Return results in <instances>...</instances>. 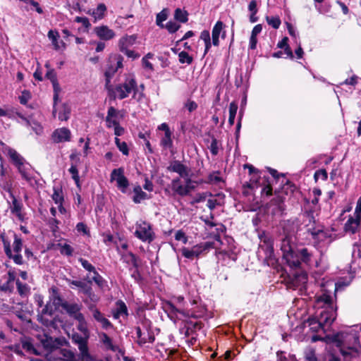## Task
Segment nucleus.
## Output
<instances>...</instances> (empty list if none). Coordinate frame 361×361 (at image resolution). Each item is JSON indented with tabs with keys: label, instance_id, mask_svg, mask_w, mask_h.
Returning a JSON list of instances; mask_svg holds the SVG:
<instances>
[{
	"label": "nucleus",
	"instance_id": "nucleus-1",
	"mask_svg": "<svg viewBox=\"0 0 361 361\" xmlns=\"http://www.w3.org/2000/svg\"><path fill=\"white\" fill-rule=\"evenodd\" d=\"M315 307L318 309L316 315L304 322L305 327H309L313 332L326 331L336 318V307L329 293L324 292L315 296Z\"/></svg>",
	"mask_w": 361,
	"mask_h": 361
},
{
	"label": "nucleus",
	"instance_id": "nucleus-2",
	"mask_svg": "<svg viewBox=\"0 0 361 361\" xmlns=\"http://www.w3.org/2000/svg\"><path fill=\"white\" fill-rule=\"evenodd\" d=\"M289 222L283 225L284 235L281 239V250L283 259L290 268L300 269L302 264H309L312 253L306 247H299L295 243L294 230L289 231Z\"/></svg>",
	"mask_w": 361,
	"mask_h": 361
},
{
	"label": "nucleus",
	"instance_id": "nucleus-3",
	"mask_svg": "<svg viewBox=\"0 0 361 361\" xmlns=\"http://www.w3.org/2000/svg\"><path fill=\"white\" fill-rule=\"evenodd\" d=\"M8 155L17 168L22 178L32 188L37 187L39 185V174L34 168L13 149L9 148L8 149Z\"/></svg>",
	"mask_w": 361,
	"mask_h": 361
},
{
	"label": "nucleus",
	"instance_id": "nucleus-4",
	"mask_svg": "<svg viewBox=\"0 0 361 361\" xmlns=\"http://www.w3.org/2000/svg\"><path fill=\"white\" fill-rule=\"evenodd\" d=\"M360 336L356 331L342 332L336 336L340 352L344 358L355 357L360 346Z\"/></svg>",
	"mask_w": 361,
	"mask_h": 361
},
{
	"label": "nucleus",
	"instance_id": "nucleus-5",
	"mask_svg": "<svg viewBox=\"0 0 361 361\" xmlns=\"http://www.w3.org/2000/svg\"><path fill=\"white\" fill-rule=\"evenodd\" d=\"M164 312L167 314L171 320L174 322L176 320L187 319L190 318H200L204 314V308H201L197 312L185 310L180 307H177L176 304L172 302H166L163 306Z\"/></svg>",
	"mask_w": 361,
	"mask_h": 361
},
{
	"label": "nucleus",
	"instance_id": "nucleus-6",
	"mask_svg": "<svg viewBox=\"0 0 361 361\" xmlns=\"http://www.w3.org/2000/svg\"><path fill=\"white\" fill-rule=\"evenodd\" d=\"M131 92H133V98L137 101L141 99L142 94L137 93L136 80L134 76L131 75L126 77L123 83L117 85L113 91L114 97H118L119 99L128 97Z\"/></svg>",
	"mask_w": 361,
	"mask_h": 361
},
{
	"label": "nucleus",
	"instance_id": "nucleus-7",
	"mask_svg": "<svg viewBox=\"0 0 361 361\" xmlns=\"http://www.w3.org/2000/svg\"><path fill=\"white\" fill-rule=\"evenodd\" d=\"M197 185V182L192 180V178L184 179L183 183L180 178H176L171 183V188L173 191V195L185 197L195 189Z\"/></svg>",
	"mask_w": 361,
	"mask_h": 361
},
{
	"label": "nucleus",
	"instance_id": "nucleus-8",
	"mask_svg": "<svg viewBox=\"0 0 361 361\" xmlns=\"http://www.w3.org/2000/svg\"><path fill=\"white\" fill-rule=\"evenodd\" d=\"M307 275L301 270L295 271L290 276L287 286L288 288L298 290L300 295L305 294L307 290Z\"/></svg>",
	"mask_w": 361,
	"mask_h": 361
},
{
	"label": "nucleus",
	"instance_id": "nucleus-9",
	"mask_svg": "<svg viewBox=\"0 0 361 361\" xmlns=\"http://www.w3.org/2000/svg\"><path fill=\"white\" fill-rule=\"evenodd\" d=\"M135 235L142 242L151 243L154 239L152 225L145 221L136 223Z\"/></svg>",
	"mask_w": 361,
	"mask_h": 361
},
{
	"label": "nucleus",
	"instance_id": "nucleus-10",
	"mask_svg": "<svg viewBox=\"0 0 361 361\" xmlns=\"http://www.w3.org/2000/svg\"><path fill=\"white\" fill-rule=\"evenodd\" d=\"M123 57L118 54L110 56L108 66L105 71L106 85L110 82L111 78L119 70L123 68Z\"/></svg>",
	"mask_w": 361,
	"mask_h": 361
},
{
	"label": "nucleus",
	"instance_id": "nucleus-11",
	"mask_svg": "<svg viewBox=\"0 0 361 361\" xmlns=\"http://www.w3.org/2000/svg\"><path fill=\"white\" fill-rule=\"evenodd\" d=\"M212 247V243L205 242L197 244L190 249L188 247H183L181 249L182 255L187 259H194L199 257L204 252H207Z\"/></svg>",
	"mask_w": 361,
	"mask_h": 361
},
{
	"label": "nucleus",
	"instance_id": "nucleus-12",
	"mask_svg": "<svg viewBox=\"0 0 361 361\" xmlns=\"http://www.w3.org/2000/svg\"><path fill=\"white\" fill-rule=\"evenodd\" d=\"M110 181H116L117 188L123 192H127L129 186V181L128 178L124 176V169L123 168L114 169L110 176Z\"/></svg>",
	"mask_w": 361,
	"mask_h": 361
},
{
	"label": "nucleus",
	"instance_id": "nucleus-13",
	"mask_svg": "<svg viewBox=\"0 0 361 361\" xmlns=\"http://www.w3.org/2000/svg\"><path fill=\"white\" fill-rule=\"evenodd\" d=\"M89 312L92 319L99 323L102 328L107 330L114 327L112 323L105 317L104 314L97 308V306L90 305Z\"/></svg>",
	"mask_w": 361,
	"mask_h": 361
},
{
	"label": "nucleus",
	"instance_id": "nucleus-14",
	"mask_svg": "<svg viewBox=\"0 0 361 361\" xmlns=\"http://www.w3.org/2000/svg\"><path fill=\"white\" fill-rule=\"evenodd\" d=\"M0 238L2 240L4 252L6 255L11 259L13 261V262L18 265H22L24 264V260L23 256L20 252H13L11 248L10 242L8 239L6 238L5 234L1 233L0 235Z\"/></svg>",
	"mask_w": 361,
	"mask_h": 361
},
{
	"label": "nucleus",
	"instance_id": "nucleus-15",
	"mask_svg": "<svg viewBox=\"0 0 361 361\" xmlns=\"http://www.w3.org/2000/svg\"><path fill=\"white\" fill-rule=\"evenodd\" d=\"M167 170L171 172L177 173L180 178L183 179L191 178L190 169L180 161L176 160L172 161L167 167Z\"/></svg>",
	"mask_w": 361,
	"mask_h": 361
},
{
	"label": "nucleus",
	"instance_id": "nucleus-16",
	"mask_svg": "<svg viewBox=\"0 0 361 361\" xmlns=\"http://www.w3.org/2000/svg\"><path fill=\"white\" fill-rule=\"evenodd\" d=\"M88 338L89 337H85L77 333L73 334L71 338L72 341L78 345L80 353H81L83 357H90L87 347Z\"/></svg>",
	"mask_w": 361,
	"mask_h": 361
},
{
	"label": "nucleus",
	"instance_id": "nucleus-17",
	"mask_svg": "<svg viewBox=\"0 0 361 361\" xmlns=\"http://www.w3.org/2000/svg\"><path fill=\"white\" fill-rule=\"evenodd\" d=\"M121 118L122 115L120 111L117 110L114 106L109 107L105 118L106 127L109 128H113L114 125L119 123V120Z\"/></svg>",
	"mask_w": 361,
	"mask_h": 361
},
{
	"label": "nucleus",
	"instance_id": "nucleus-18",
	"mask_svg": "<svg viewBox=\"0 0 361 361\" xmlns=\"http://www.w3.org/2000/svg\"><path fill=\"white\" fill-rule=\"evenodd\" d=\"M63 310L72 318L81 312L82 304L75 302L63 301L61 305Z\"/></svg>",
	"mask_w": 361,
	"mask_h": 361
},
{
	"label": "nucleus",
	"instance_id": "nucleus-19",
	"mask_svg": "<svg viewBox=\"0 0 361 361\" xmlns=\"http://www.w3.org/2000/svg\"><path fill=\"white\" fill-rule=\"evenodd\" d=\"M71 135V133L69 129L61 128L54 131L52 138L54 142H63L70 140Z\"/></svg>",
	"mask_w": 361,
	"mask_h": 361
},
{
	"label": "nucleus",
	"instance_id": "nucleus-20",
	"mask_svg": "<svg viewBox=\"0 0 361 361\" xmlns=\"http://www.w3.org/2000/svg\"><path fill=\"white\" fill-rule=\"evenodd\" d=\"M224 27V25L223 22L219 20L216 23L214 26L213 27L212 32V44L214 46H219V36L221 33L222 32L221 37L222 38H224L226 36L225 31H223V29Z\"/></svg>",
	"mask_w": 361,
	"mask_h": 361
},
{
	"label": "nucleus",
	"instance_id": "nucleus-21",
	"mask_svg": "<svg viewBox=\"0 0 361 361\" xmlns=\"http://www.w3.org/2000/svg\"><path fill=\"white\" fill-rule=\"evenodd\" d=\"M94 31L97 36L102 40H110L115 37V32L106 25L95 27Z\"/></svg>",
	"mask_w": 361,
	"mask_h": 361
},
{
	"label": "nucleus",
	"instance_id": "nucleus-22",
	"mask_svg": "<svg viewBox=\"0 0 361 361\" xmlns=\"http://www.w3.org/2000/svg\"><path fill=\"white\" fill-rule=\"evenodd\" d=\"M284 210L283 200L280 197L274 198L269 205V211L273 216H281Z\"/></svg>",
	"mask_w": 361,
	"mask_h": 361
},
{
	"label": "nucleus",
	"instance_id": "nucleus-23",
	"mask_svg": "<svg viewBox=\"0 0 361 361\" xmlns=\"http://www.w3.org/2000/svg\"><path fill=\"white\" fill-rule=\"evenodd\" d=\"M61 354L66 361H89L90 358V357H83L81 353L77 355L69 349L61 350Z\"/></svg>",
	"mask_w": 361,
	"mask_h": 361
},
{
	"label": "nucleus",
	"instance_id": "nucleus-24",
	"mask_svg": "<svg viewBox=\"0 0 361 361\" xmlns=\"http://www.w3.org/2000/svg\"><path fill=\"white\" fill-rule=\"evenodd\" d=\"M99 338L106 350L116 352L118 350V346L114 343L113 340L106 333L102 332L99 334Z\"/></svg>",
	"mask_w": 361,
	"mask_h": 361
},
{
	"label": "nucleus",
	"instance_id": "nucleus-25",
	"mask_svg": "<svg viewBox=\"0 0 361 361\" xmlns=\"http://www.w3.org/2000/svg\"><path fill=\"white\" fill-rule=\"evenodd\" d=\"M10 197L12 199V202L10 205V209L12 214H15L19 220L23 219V214L22 213L23 203L17 200L16 197L11 192Z\"/></svg>",
	"mask_w": 361,
	"mask_h": 361
},
{
	"label": "nucleus",
	"instance_id": "nucleus-26",
	"mask_svg": "<svg viewBox=\"0 0 361 361\" xmlns=\"http://www.w3.org/2000/svg\"><path fill=\"white\" fill-rule=\"evenodd\" d=\"M129 256L130 257L131 264L133 267V269L129 268V271L131 272V277L135 280V282L139 283L142 280V276L138 270V259L137 257L132 252L129 253Z\"/></svg>",
	"mask_w": 361,
	"mask_h": 361
},
{
	"label": "nucleus",
	"instance_id": "nucleus-27",
	"mask_svg": "<svg viewBox=\"0 0 361 361\" xmlns=\"http://www.w3.org/2000/svg\"><path fill=\"white\" fill-rule=\"evenodd\" d=\"M40 343L44 349H46L47 351H52L59 345V341L58 339H54L51 336H49L46 334H44L40 338Z\"/></svg>",
	"mask_w": 361,
	"mask_h": 361
},
{
	"label": "nucleus",
	"instance_id": "nucleus-28",
	"mask_svg": "<svg viewBox=\"0 0 361 361\" xmlns=\"http://www.w3.org/2000/svg\"><path fill=\"white\" fill-rule=\"evenodd\" d=\"M128 316V308L125 302L121 300L116 302V307L113 311V317L115 319H118L121 317H127Z\"/></svg>",
	"mask_w": 361,
	"mask_h": 361
},
{
	"label": "nucleus",
	"instance_id": "nucleus-29",
	"mask_svg": "<svg viewBox=\"0 0 361 361\" xmlns=\"http://www.w3.org/2000/svg\"><path fill=\"white\" fill-rule=\"evenodd\" d=\"M137 39V36L135 35H126L120 39L118 42V47L120 51H125V49H128L129 47L133 45Z\"/></svg>",
	"mask_w": 361,
	"mask_h": 361
},
{
	"label": "nucleus",
	"instance_id": "nucleus-30",
	"mask_svg": "<svg viewBox=\"0 0 361 361\" xmlns=\"http://www.w3.org/2000/svg\"><path fill=\"white\" fill-rule=\"evenodd\" d=\"M133 192L135 193L133 200L135 203H140L142 200L149 199L150 197L144 191H142L140 185L134 188Z\"/></svg>",
	"mask_w": 361,
	"mask_h": 361
},
{
	"label": "nucleus",
	"instance_id": "nucleus-31",
	"mask_svg": "<svg viewBox=\"0 0 361 361\" xmlns=\"http://www.w3.org/2000/svg\"><path fill=\"white\" fill-rule=\"evenodd\" d=\"M359 221L360 219H357V217L355 219H353V217L349 218L345 224V231L346 232L355 233L358 228Z\"/></svg>",
	"mask_w": 361,
	"mask_h": 361
},
{
	"label": "nucleus",
	"instance_id": "nucleus-32",
	"mask_svg": "<svg viewBox=\"0 0 361 361\" xmlns=\"http://www.w3.org/2000/svg\"><path fill=\"white\" fill-rule=\"evenodd\" d=\"M172 132L165 133L161 137L160 145L164 149H171L173 147Z\"/></svg>",
	"mask_w": 361,
	"mask_h": 361
},
{
	"label": "nucleus",
	"instance_id": "nucleus-33",
	"mask_svg": "<svg viewBox=\"0 0 361 361\" xmlns=\"http://www.w3.org/2000/svg\"><path fill=\"white\" fill-rule=\"evenodd\" d=\"M87 298L83 300L84 303L87 305V309L90 305L97 306V303L99 301L100 298L99 295L92 290L87 295Z\"/></svg>",
	"mask_w": 361,
	"mask_h": 361
},
{
	"label": "nucleus",
	"instance_id": "nucleus-34",
	"mask_svg": "<svg viewBox=\"0 0 361 361\" xmlns=\"http://www.w3.org/2000/svg\"><path fill=\"white\" fill-rule=\"evenodd\" d=\"M311 232V235L312 236V238L319 242V241H323L325 239H326L327 238H329L330 235L327 233V232L324 231V230H322V229H315L314 228L312 231H310Z\"/></svg>",
	"mask_w": 361,
	"mask_h": 361
},
{
	"label": "nucleus",
	"instance_id": "nucleus-35",
	"mask_svg": "<svg viewBox=\"0 0 361 361\" xmlns=\"http://www.w3.org/2000/svg\"><path fill=\"white\" fill-rule=\"evenodd\" d=\"M86 279L89 283L94 282L101 289L106 285V281L100 274H96V277H90V275H87Z\"/></svg>",
	"mask_w": 361,
	"mask_h": 361
},
{
	"label": "nucleus",
	"instance_id": "nucleus-36",
	"mask_svg": "<svg viewBox=\"0 0 361 361\" xmlns=\"http://www.w3.org/2000/svg\"><path fill=\"white\" fill-rule=\"evenodd\" d=\"M70 114V106L66 104H63L59 109L58 118L61 121H67L69 118Z\"/></svg>",
	"mask_w": 361,
	"mask_h": 361
},
{
	"label": "nucleus",
	"instance_id": "nucleus-37",
	"mask_svg": "<svg viewBox=\"0 0 361 361\" xmlns=\"http://www.w3.org/2000/svg\"><path fill=\"white\" fill-rule=\"evenodd\" d=\"M223 182L222 178L220 176V171H214L208 176L206 183L213 185H219Z\"/></svg>",
	"mask_w": 361,
	"mask_h": 361
},
{
	"label": "nucleus",
	"instance_id": "nucleus-38",
	"mask_svg": "<svg viewBox=\"0 0 361 361\" xmlns=\"http://www.w3.org/2000/svg\"><path fill=\"white\" fill-rule=\"evenodd\" d=\"M188 12L185 10H182L181 8H176L174 13V18L183 23H185L188 21Z\"/></svg>",
	"mask_w": 361,
	"mask_h": 361
},
{
	"label": "nucleus",
	"instance_id": "nucleus-39",
	"mask_svg": "<svg viewBox=\"0 0 361 361\" xmlns=\"http://www.w3.org/2000/svg\"><path fill=\"white\" fill-rule=\"evenodd\" d=\"M20 117L25 121L26 126L30 127L37 135H40L42 133L43 128L40 124L36 122L32 123L23 116Z\"/></svg>",
	"mask_w": 361,
	"mask_h": 361
},
{
	"label": "nucleus",
	"instance_id": "nucleus-40",
	"mask_svg": "<svg viewBox=\"0 0 361 361\" xmlns=\"http://www.w3.org/2000/svg\"><path fill=\"white\" fill-rule=\"evenodd\" d=\"M238 110V104L233 102L229 105V118H228V123L231 126H233L234 124V121L235 118V115Z\"/></svg>",
	"mask_w": 361,
	"mask_h": 361
},
{
	"label": "nucleus",
	"instance_id": "nucleus-41",
	"mask_svg": "<svg viewBox=\"0 0 361 361\" xmlns=\"http://www.w3.org/2000/svg\"><path fill=\"white\" fill-rule=\"evenodd\" d=\"M68 171L71 174L72 178L75 181L76 186L78 188H80V177L77 166L75 164H72L70 169H68Z\"/></svg>",
	"mask_w": 361,
	"mask_h": 361
},
{
	"label": "nucleus",
	"instance_id": "nucleus-42",
	"mask_svg": "<svg viewBox=\"0 0 361 361\" xmlns=\"http://www.w3.org/2000/svg\"><path fill=\"white\" fill-rule=\"evenodd\" d=\"M168 18V12L166 9H163L161 12L157 13L156 17V23L161 28L164 27L163 22L165 21Z\"/></svg>",
	"mask_w": 361,
	"mask_h": 361
},
{
	"label": "nucleus",
	"instance_id": "nucleus-43",
	"mask_svg": "<svg viewBox=\"0 0 361 361\" xmlns=\"http://www.w3.org/2000/svg\"><path fill=\"white\" fill-rule=\"evenodd\" d=\"M305 361H319L316 357L315 350L312 348H307L304 352Z\"/></svg>",
	"mask_w": 361,
	"mask_h": 361
},
{
	"label": "nucleus",
	"instance_id": "nucleus-44",
	"mask_svg": "<svg viewBox=\"0 0 361 361\" xmlns=\"http://www.w3.org/2000/svg\"><path fill=\"white\" fill-rule=\"evenodd\" d=\"M23 247V240L16 234H14V240L13 243V252H21Z\"/></svg>",
	"mask_w": 361,
	"mask_h": 361
},
{
	"label": "nucleus",
	"instance_id": "nucleus-45",
	"mask_svg": "<svg viewBox=\"0 0 361 361\" xmlns=\"http://www.w3.org/2000/svg\"><path fill=\"white\" fill-rule=\"evenodd\" d=\"M48 37L51 40L52 44L56 50H59L61 48V45L58 41L59 34L57 32L49 30L48 32Z\"/></svg>",
	"mask_w": 361,
	"mask_h": 361
},
{
	"label": "nucleus",
	"instance_id": "nucleus-46",
	"mask_svg": "<svg viewBox=\"0 0 361 361\" xmlns=\"http://www.w3.org/2000/svg\"><path fill=\"white\" fill-rule=\"evenodd\" d=\"M106 10V6L104 4H100L98 5L97 9L93 11L92 15L95 19H102L104 17Z\"/></svg>",
	"mask_w": 361,
	"mask_h": 361
},
{
	"label": "nucleus",
	"instance_id": "nucleus-47",
	"mask_svg": "<svg viewBox=\"0 0 361 361\" xmlns=\"http://www.w3.org/2000/svg\"><path fill=\"white\" fill-rule=\"evenodd\" d=\"M266 20L267 23L274 29H278L281 23L278 16H267Z\"/></svg>",
	"mask_w": 361,
	"mask_h": 361
},
{
	"label": "nucleus",
	"instance_id": "nucleus-48",
	"mask_svg": "<svg viewBox=\"0 0 361 361\" xmlns=\"http://www.w3.org/2000/svg\"><path fill=\"white\" fill-rule=\"evenodd\" d=\"M179 62L181 63L190 64L192 62V57L186 51H181L178 54Z\"/></svg>",
	"mask_w": 361,
	"mask_h": 361
},
{
	"label": "nucleus",
	"instance_id": "nucleus-49",
	"mask_svg": "<svg viewBox=\"0 0 361 361\" xmlns=\"http://www.w3.org/2000/svg\"><path fill=\"white\" fill-rule=\"evenodd\" d=\"M115 143H116L117 147L119 149V150L124 155H128V153H129L128 147L127 144L125 142H122V141H121L120 139H118V137H116L115 138Z\"/></svg>",
	"mask_w": 361,
	"mask_h": 361
},
{
	"label": "nucleus",
	"instance_id": "nucleus-50",
	"mask_svg": "<svg viewBox=\"0 0 361 361\" xmlns=\"http://www.w3.org/2000/svg\"><path fill=\"white\" fill-rule=\"evenodd\" d=\"M77 329L82 333L85 337H90V331L88 329L87 322L78 323L77 324Z\"/></svg>",
	"mask_w": 361,
	"mask_h": 361
},
{
	"label": "nucleus",
	"instance_id": "nucleus-51",
	"mask_svg": "<svg viewBox=\"0 0 361 361\" xmlns=\"http://www.w3.org/2000/svg\"><path fill=\"white\" fill-rule=\"evenodd\" d=\"M78 260L80 262L82 267L86 271H87L90 273V274L92 271H94L95 267L91 263H90L87 259H85L83 258H80Z\"/></svg>",
	"mask_w": 361,
	"mask_h": 361
},
{
	"label": "nucleus",
	"instance_id": "nucleus-52",
	"mask_svg": "<svg viewBox=\"0 0 361 361\" xmlns=\"http://www.w3.org/2000/svg\"><path fill=\"white\" fill-rule=\"evenodd\" d=\"M16 286L20 295H26L29 292L28 286L25 283H22L19 280H17Z\"/></svg>",
	"mask_w": 361,
	"mask_h": 361
},
{
	"label": "nucleus",
	"instance_id": "nucleus-53",
	"mask_svg": "<svg viewBox=\"0 0 361 361\" xmlns=\"http://www.w3.org/2000/svg\"><path fill=\"white\" fill-rule=\"evenodd\" d=\"M164 27L166 28L170 33H174L179 30L180 25L176 22L169 21L164 25Z\"/></svg>",
	"mask_w": 361,
	"mask_h": 361
},
{
	"label": "nucleus",
	"instance_id": "nucleus-54",
	"mask_svg": "<svg viewBox=\"0 0 361 361\" xmlns=\"http://www.w3.org/2000/svg\"><path fill=\"white\" fill-rule=\"evenodd\" d=\"M352 257L353 260L361 258V244H354L352 251Z\"/></svg>",
	"mask_w": 361,
	"mask_h": 361
},
{
	"label": "nucleus",
	"instance_id": "nucleus-55",
	"mask_svg": "<svg viewBox=\"0 0 361 361\" xmlns=\"http://www.w3.org/2000/svg\"><path fill=\"white\" fill-rule=\"evenodd\" d=\"M197 104L192 100L188 99L184 103V108H185L189 112H192L197 109Z\"/></svg>",
	"mask_w": 361,
	"mask_h": 361
},
{
	"label": "nucleus",
	"instance_id": "nucleus-56",
	"mask_svg": "<svg viewBox=\"0 0 361 361\" xmlns=\"http://www.w3.org/2000/svg\"><path fill=\"white\" fill-rule=\"evenodd\" d=\"M60 252L63 255L71 256L73 252V249L70 245L64 244L61 246Z\"/></svg>",
	"mask_w": 361,
	"mask_h": 361
},
{
	"label": "nucleus",
	"instance_id": "nucleus-57",
	"mask_svg": "<svg viewBox=\"0 0 361 361\" xmlns=\"http://www.w3.org/2000/svg\"><path fill=\"white\" fill-rule=\"evenodd\" d=\"M209 148L210 149L211 153L213 155H216L218 154V152H219V143H218V141H217V140L216 138H212L211 144H210V146H209Z\"/></svg>",
	"mask_w": 361,
	"mask_h": 361
},
{
	"label": "nucleus",
	"instance_id": "nucleus-58",
	"mask_svg": "<svg viewBox=\"0 0 361 361\" xmlns=\"http://www.w3.org/2000/svg\"><path fill=\"white\" fill-rule=\"evenodd\" d=\"M174 237L176 240L182 241L184 244L188 242V237L182 230L177 231Z\"/></svg>",
	"mask_w": 361,
	"mask_h": 361
},
{
	"label": "nucleus",
	"instance_id": "nucleus-59",
	"mask_svg": "<svg viewBox=\"0 0 361 361\" xmlns=\"http://www.w3.org/2000/svg\"><path fill=\"white\" fill-rule=\"evenodd\" d=\"M76 230L78 232L82 233L84 235H90V231H89L88 228L82 222H79L77 224Z\"/></svg>",
	"mask_w": 361,
	"mask_h": 361
},
{
	"label": "nucleus",
	"instance_id": "nucleus-60",
	"mask_svg": "<svg viewBox=\"0 0 361 361\" xmlns=\"http://www.w3.org/2000/svg\"><path fill=\"white\" fill-rule=\"evenodd\" d=\"M92 290L91 286V283H89L88 281L84 282L82 286L80 288V292L87 295L89 293H90Z\"/></svg>",
	"mask_w": 361,
	"mask_h": 361
},
{
	"label": "nucleus",
	"instance_id": "nucleus-61",
	"mask_svg": "<svg viewBox=\"0 0 361 361\" xmlns=\"http://www.w3.org/2000/svg\"><path fill=\"white\" fill-rule=\"evenodd\" d=\"M203 324L201 322H188V329L194 331L202 329Z\"/></svg>",
	"mask_w": 361,
	"mask_h": 361
},
{
	"label": "nucleus",
	"instance_id": "nucleus-62",
	"mask_svg": "<svg viewBox=\"0 0 361 361\" xmlns=\"http://www.w3.org/2000/svg\"><path fill=\"white\" fill-rule=\"evenodd\" d=\"M314 176L316 180L321 178L323 180H326L328 178V174L325 169H320L315 172Z\"/></svg>",
	"mask_w": 361,
	"mask_h": 361
},
{
	"label": "nucleus",
	"instance_id": "nucleus-63",
	"mask_svg": "<svg viewBox=\"0 0 361 361\" xmlns=\"http://www.w3.org/2000/svg\"><path fill=\"white\" fill-rule=\"evenodd\" d=\"M52 199L57 204H61L63 200L61 192L58 190H54V194L52 195Z\"/></svg>",
	"mask_w": 361,
	"mask_h": 361
},
{
	"label": "nucleus",
	"instance_id": "nucleus-64",
	"mask_svg": "<svg viewBox=\"0 0 361 361\" xmlns=\"http://www.w3.org/2000/svg\"><path fill=\"white\" fill-rule=\"evenodd\" d=\"M135 330H136V335H137V338L139 340V342L141 344L147 343V337L142 336L140 327V326L136 327Z\"/></svg>",
	"mask_w": 361,
	"mask_h": 361
}]
</instances>
